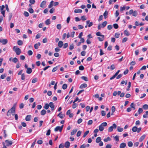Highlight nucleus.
Here are the masks:
<instances>
[{
	"instance_id": "f257e3e1",
	"label": "nucleus",
	"mask_w": 148,
	"mask_h": 148,
	"mask_svg": "<svg viewBox=\"0 0 148 148\" xmlns=\"http://www.w3.org/2000/svg\"><path fill=\"white\" fill-rule=\"evenodd\" d=\"M107 125V123L106 122H104L102 123L99 126V130L101 132L103 131L104 130V127H106Z\"/></svg>"
},
{
	"instance_id": "f03ea898",
	"label": "nucleus",
	"mask_w": 148,
	"mask_h": 148,
	"mask_svg": "<svg viewBox=\"0 0 148 148\" xmlns=\"http://www.w3.org/2000/svg\"><path fill=\"white\" fill-rule=\"evenodd\" d=\"M13 50L15 52L16 54L18 55H19L21 52L20 48L18 47H16L15 46L14 47Z\"/></svg>"
},
{
	"instance_id": "7ed1b4c3",
	"label": "nucleus",
	"mask_w": 148,
	"mask_h": 148,
	"mask_svg": "<svg viewBox=\"0 0 148 148\" xmlns=\"http://www.w3.org/2000/svg\"><path fill=\"white\" fill-rule=\"evenodd\" d=\"M16 109V104H14L13 107L9 111L10 113L12 114V115H14L15 114V111Z\"/></svg>"
},
{
	"instance_id": "20e7f679",
	"label": "nucleus",
	"mask_w": 148,
	"mask_h": 148,
	"mask_svg": "<svg viewBox=\"0 0 148 148\" xmlns=\"http://www.w3.org/2000/svg\"><path fill=\"white\" fill-rule=\"evenodd\" d=\"M117 127L115 123H114L108 129V131L109 132H111L112 131L114 128L115 129Z\"/></svg>"
},
{
	"instance_id": "39448f33",
	"label": "nucleus",
	"mask_w": 148,
	"mask_h": 148,
	"mask_svg": "<svg viewBox=\"0 0 148 148\" xmlns=\"http://www.w3.org/2000/svg\"><path fill=\"white\" fill-rule=\"evenodd\" d=\"M8 40L7 39H0V42L3 45H5L8 43Z\"/></svg>"
},
{
	"instance_id": "423d86ee",
	"label": "nucleus",
	"mask_w": 148,
	"mask_h": 148,
	"mask_svg": "<svg viewBox=\"0 0 148 148\" xmlns=\"http://www.w3.org/2000/svg\"><path fill=\"white\" fill-rule=\"evenodd\" d=\"M5 142L6 145L8 147L11 145L12 144V142L11 141L9 140H6Z\"/></svg>"
},
{
	"instance_id": "0eeeda50",
	"label": "nucleus",
	"mask_w": 148,
	"mask_h": 148,
	"mask_svg": "<svg viewBox=\"0 0 148 148\" xmlns=\"http://www.w3.org/2000/svg\"><path fill=\"white\" fill-rule=\"evenodd\" d=\"M46 3V2L45 1H42L40 5V7L42 8H45V5Z\"/></svg>"
},
{
	"instance_id": "6e6552de",
	"label": "nucleus",
	"mask_w": 148,
	"mask_h": 148,
	"mask_svg": "<svg viewBox=\"0 0 148 148\" xmlns=\"http://www.w3.org/2000/svg\"><path fill=\"white\" fill-rule=\"evenodd\" d=\"M49 106L51 108V110L53 111L54 109V105L53 102H51L49 103Z\"/></svg>"
},
{
	"instance_id": "1a4fd4ad",
	"label": "nucleus",
	"mask_w": 148,
	"mask_h": 148,
	"mask_svg": "<svg viewBox=\"0 0 148 148\" xmlns=\"http://www.w3.org/2000/svg\"><path fill=\"white\" fill-rule=\"evenodd\" d=\"M86 23L87 25H88V27H90L92 26L93 25V23L92 22H90V20H87L86 21Z\"/></svg>"
},
{
	"instance_id": "9d476101",
	"label": "nucleus",
	"mask_w": 148,
	"mask_h": 148,
	"mask_svg": "<svg viewBox=\"0 0 148 148\" xmlns=\"http://www.w3.org/2000/svg\"><path fill=\"white\" fill-rule=\"evenodd\" d=\"M40 42H38L37 43L35 44L34 45V47L36 49H38V48L39 47L40 45Z\"/></svg>"
},
{
	"instance_id": "9b49d317",
	"label": "nucleus",
	"mask_w": 148,
	"mask_h": 148,
	"mask_svg": "<svg viewBox=\"0 0 148 148\" xmlns=\"http://www.w3.org/2000/svg\"><path fill=\"white\" fill-rule=\"evenodd\" d=\"M62 112H60L58 115V116L61 119H63L65 116L64 114H61Z\"/></svg>"
},
{
	"instance_id": "f8f14e48",
	"label": "nucleus",
	"mask_w": 148,
	"mask_h": 148,
	"mask_svg": "<svg viewBox=\"0 0 148 148\" xmlns=\"http://www.w3.org/2000/svg\"><path fill=\"white\" fill-rule=\"evenodd\" d=\"M25 120L28 121H30L31 119V115H28L27 116L25 117Z\"/></svg>"
},
{
	"instance_id": "ddd939ff",
	"label": "nucleus",
	"mask_w": 148,
	"mask_h": 148,
	"mask_svg": "<svg viewBox=\"0 0 148 148\" xmlns=\"http://www.w3.org/2000/svg\"><path fill=\"white\" fill-rule=\"evenodd\" d=\"M70 143L69 141H66L64 144V147L66 148H68L70 147Z\"/></svg>"
},
{
	"instance_id": "4468645a",
	"label": "nucleus",
	"mask_w": 148,
	"mask_h": 148,
	"mask_svg": "<svg viewBox=\"0 0 148 148\" xmlns=\"http://www.w3.org/2000/svg\"><path fill=\"white\" fill-rule=\"evenodd\" d=\"M63 45V42L62 41H60L58 43V45L59 47L61 48Z\"/></svg>"
},
{
	"instance_id": "2eb2a0df",
	"label": "nucleus",
	"mask_w": 148,
	"mask_h": 148,
	"mask_svg": "<svg viewBox=\"0 0 148 148\" xmlns=\"http://www.w3.org/2000/svg\"><path fill=\"white\" fill-rule=\"evenodd\" d=\"M54 131L55 132H57L59 131L60 132H61L62 131V130H61L60 126H57L54 129Z\"/></svg>"
},
{
	"instance_id": "dca6fc26",
	"label": "nucleus",
	"mask_w": 148,
	"mask_h": 148,
	"mask_svg": "<svg viewBox=\"0 0 148 148\" xmlns=\"http://www.w3.org/2000/svg\"><path fill=\"white\" fill-rule=\"evenodd\" d=\"M87 85L86 84H82L79 87V88L82 89L85 88L87 87Z\"/></svg>"
},
{
	"instance_id": "f3484780",
	"label": "nucleus",
	"mask_w": 148,
	"mask_h": 148,
	"mask_svg": "<svg viewBox=\"0 0 148 148\" xmlns=\"http://www.w3.org/2000/svg\"><path fill=\"white\" fill-rule=\"evenodd\" d=\"M126 146V144L124 143H121L120 145V148H124Z\"/></svg>"
},
{
	"instance_id": "a211bd4d",
	"label": "nucleus",
	"mask_w": 148,
	"mask_h": 148,
	"mask_svg": "<svg viewBox=\"0 0 148 148\" xmlns=\"http://www.w3.org/2000/svg\"><path fill=\"white\" fill-rule=\"evenodd\" d=\"M32 72V70L30 68H28L27 69L26 73L27 74H30Z\"/></svg>"
},
{
	"instance_id": "6ab92c4d",
	"label": "nucleus",
	"mask_w": 148,
	"mask_h": 148,
	"mask_svg": "<svg viewBox=\"0 0 148 148\" xmlns=\"http://www.w3.org/2000/svg\"><path fill=\"white\" fill-rule=\"evenodd\" d=\"M82 11L81 9H76L75 10L74 12L75 13H81L82 12Z\"/></svg>"
},
{
	"instance_id": "aec40b11",
	"label": "nucleus",
	"mask_w": 148,
	"mask_h": 148,
	"mask_svg": "<svg viewBox=\"0 0 148 148\" xmlns=\"http://www.w3.org/2000/svg\"><path fill=\"white\" fill-rule=\"evenodd\" d=\"M101 36V37H98L97 38L99 41H102L104 40V35H103Z\"/></svg>"
},
{
	"instance_id": "412c9836",
	"label": "nucleus",
	"mask_w": 148,
	"mask_h": 148,
	"mask_svg": "<svg viewBox=\"0 0 148 148\" xmlns=\"http://www.w3.org/2000/svg\"><path fill=\"white\" fill-rule=\"evenodd\" d=\"M145 134L143 135L139 139V141L140 142H142L145 138Z\"/></svg>"
},
{
	"instance_id": "4be33fe9",
	"label": "nucleus",
	"mask_w": 148,
	"mask_h": 148,
	"mask_svg": "<svg viewBox=\"0 0 148 148\" xmlns=\"http://www.w3.org/2000/svg\"><path fill=\"white\" fill-rule=\"evenodd\" d=\"M77 131V129H75L73 130L71 133V135L72 136L74 135Z\"/></svg>"
},
{
	"instance_id": "5701e85b",
	"label": "nucleus",
	"mask_w": 148,
	"mask_h": 148,
	"mask_svg": "<svg viewBox=\"0 0 148 148\" xmlns=\"http://www.w3.org/2000/svg\"><path fill=\"white\" fill-rule=\"evenodd\" d=\"M108 14V12L106 10L103 13V15L104 16L105 18H107V15Z\"/></svg>"
},
{
	"instance_id": "b1692460",
	"label": "nucleus",
	"mask_w": 148,
	"mask_h": 148,
	"mask_svg": "<svg viewBox=\"0 0 148 148\" xmlns=\"http://www.w3.org/2000/svg\"><path fill=\"white\" fill-rule=\"evenodd\" d=\"M107 24V22L106 21L103 22L101 24V27H105Z\"/></svg>"
},
{
	"instance_id": "393cba45",
	"label": "nucleus",
	"mask_w": 148,
	"mask_h": 148,
	"mask_svg": "<svg viewBox=\"0 0 148 148\" xmlns=\"http://www.w3.org/2000/svg\"><path fill=\"white\" fill-rule=\"evenodd\" d=\"M124 33L125 36H129L130 35L129 32L127 30H125L124 31Z\"/></svg>"
},
{
	"instance_id": "a878e982",
	"label": "nucleus",
	"mask_w": 148,
	"mask_h": 148,
	"mask_svg": "<svg viewBox=\"0 0 148 148\" xmlns=\"http://www.w3.org/2000/svg\"><path fill=\"white\" fill-rule=\"evenodd\" d=\"M46 112V111L45 110H42L40 112V114L41 115L43 116L45 115Z\"/></svg>"
},
{
	"instance_id": "bb28decb",
	"label": "nucleus",
	"mask_w": 148,
	"mask_h": 148,
	"mask_svg": "<svg viewBox=\"0 0 148 148\" xmlns=\"http://www.w3.org/2000/svg\"><path fill=\"white\" fill-rule=\"evenodd\" d=\"M138 128L136 126L133 127L132 129V130L133 132H137Z\"/></svg>"
},
{
	"instance_id": "cd10ccee",
	"label": "nucleus",
	"mask_w": 148,
	"mask_h": 148,
	"mask_svg": "<svg viewBox=\"0 0 148 148\" xmlns=\"http://www.w3.org/2000/svg\"><path fill=\"white\" fill-rule=\"evenodd\" d=\"M117 130L118 132H122L123 130V128L120 127H118Z\"/></svg>"
},
{
	"instance_id": "c85d7f7f",
	"label": "nucleus",
	"mask_w": 148,
	"mask_h": 148,
	"mask_svg": "<svg viewBox=\"0 0 148 148\" xmlns=\"http://www.w3.org/2000/svg\"><path fill=\"white\" fill-rule=\"evenodd\" d=\"M130 106L131 107V108H133L134 110L136 108H135V105L134 104V103H132L131 104Z\"/></svg>"
},
{
	"instance_id": "c756f323",
	"label": "nucleus",
	"mask_w": 148,
	"mask_h": 148,
	"mask_svg": "<svg viewBox=\"0 0 148 148\" xmlns=\"http://www.w3.org/2000/svg\"><path fill=\"white\" fill-rule=\"evenodd\" d=\"M111 140V139L109 137H108L107 138L104 139V141L105 142H107L108 141H110Z\"/></svg>"
},
{
	"instance_id": "7c9ffc66",
	"label": "nucleus",
	"mask_w": 148,
	"mask_h": 148,
	"mask_svg": "<svg viewBox=\"0 0 148 148\" xmlns=\"http://www.w3.org/2000/svg\"><path fill=\"white\" fill-rule=\"evenodd\" d=\"M28 11L30 13L32 14L34 13V11L32 8H29L28 9Z\"/></svg>"
},
{
	"instance_id": "2f4dec72",
	"label": "nucleus",
	"mask_w": 148,
	"mask_h": 148,
	"mask_svg": "<svg viewBox=\"0 0 148 148\" xmlns=\"http://www.w3.org/2000/svg\"><path fill=\"white\" fill-rule=\"evenodd\" d=\"M49 107V105L48 103H46L45 104L44 108L45 109L47 110Z\"/></svg>"
},
{
	"instance_id": "473e14b6",
	"label": "nucleus",
	"mask_w": 148,
	"mask_h": 148,
	"mask_svg": "<svg viewBox=\"0 0 148 148\" xmlns=\"http://www.w3.org/2000/svg\"><path fill=\"white\" fill-rule=\"evenodd\" d=\"M81 79L84 80V81H88V79L87 77L85 76H82L81 77Z\"/></svg>"
},
{
	"instance_id": "72a5a7b5",
	"label": "nucleus",
	"mask_w": 148,
	"mask_h": 148,
	"mask_svg": "<svg viewBox=\"0 0 148 148\" xmlns=\"http://www.w3.org/2000/svg\"><path fill=\"white\" fill-rule=\"evenodd\" d=\"M101 138L100 137H98L96 140V142L97 143H99L101 141Z\"/></svg>"
},
{
	"instance_id": "f704fd0d",
	"label": "nucleus",
	"mask_w": 148,
	"mask_h": 148,
	"mask_svg": "<svg viewBox=\"0 0 148 148\" xmlns=\"http://www.w3.org/2000/svg\"><path fill=\"white\" fill-rule=\"evenodd\" d=\"M148 111H147L145 112V114L143 115V116L144 118H146L148 117Z\"/></svg>"
},
{
	"instance_id": "c9c22d12",
	"label": "nucleus",
	"mask_w": 148,
	"mask_h": 148,
	"mask_svg": "<svg viewBox=\"0 0 148 148\" xmlns=\"http://www.w3.org/2000/svg\"><path fill=\"white\" fill-rule=\"evenodd\" d=\"M25 75L24 73H22L21 75V79L22 80H24L25 79Z\"/></svg>"
},
{
	"instance_id": "e433bc0d",
	"label": "nucleus",
	"mask_w": 148,
	"mask_h": 148,
	"mask_svg": "<svg viewBox=\"0 0 148 148\" xmlns=\"http://www.w3.org/2000/svg\"><path fill=\"white\" fill-rule=\"evenodd\" d=\"M17 44L19 45H21L23 44V42L21 40H19L17 41Z\"/></svg>"
},
{
	"instance_id": "4c0bfd02",
	"label": "nucleus",
	"mask_w": 148,
	"mask_h": 148,
	"mask_svg": "<svg viewBox=\"0 0 148 148\" xmlns=\"http://www.w3.org/2000/svg\"><path fill=\"white\" fill-rule=\"evenodd\" d=\"M45 23L46 25H48L50 24V21L49 19H48L45 22Z\"/></svg>"
},
{
	"instance_id": "58836bf2",
	"label": "nucleus",
	"mask_w": 148,
	"mask_h": 148,
	"mask_svg": "<svg viewBox=\"0 0 148 148\" xmlns=\"http://www.w3.org/2000/svg\"><path fill=\"white\" fill-rule=\"evenodd\" d=\"M128 146L130 147H131L133 146L132 142L131 141H129L128 142Z\"/></svg>"
},
{
	"instance_id": "ea45409f",
	"label": "nucleus",
	"mask_w": 148,
	"mask_h": 148,
	"mask_svg": "<svg viewBox=\"0 0 148 148\" xmlns=\"http://www.w3.org/2000/svg\"><path fill=\"white\" fill-rule=\"evenodd\" d=\"M53 1H51L50 2L49 5H48V7L49 8H51L52 7V6H53Z\"/></svg>"
},
{
	"instance_id": "a19ab883",
	"label": "nucleus",
	"mask_w": 148,
	"mask_h": 148,
	"mask_svg": "<svg viewBox=\"0 0 148 148\" xmlns=\"http://www.w3.org/2000/svg\"><path fill=\"white\" fill-rule=\"evenodd\" d=\"M89 130H88V131H86L84 133V134L83 136V137H84V138L88 134V133H89Z\"/></svg>"
},
{
	"instance_id": "79ce46f5",
	"label": "nucleus",
	"mask_w": 148,
	"mask_h": 148,
	"mask_svg": "<svg viewBox=\"0 0 148 148\" xmlns=\"http://www.w3.org/2000/svg\"><path fill=\"white\" fill-rule=\"evenodd\" d=\"M137 14L138 13L136 11H134L132 14V15L134 16H136Z\"/></svg>"
},
{
	"instance_id": "37998d69",
	"label": "nucleus",
	"mask_w": 148,
	"mask_h": 148,
	"mask_svg": "<svg viewBox=\"0 0 148 148\" xmlns=\"http://www.w3.org/2000/svg\"><path fill=\"white\" fill-rule=\"evenodd\" d=\"M143 108L145 110H147L148 108V105L147 104H145L143 106Z\"/></svg>"
},
{
	"instance_id": "c03bdc74",
	"label": "nucleus",
	"mask_w": 148,
	"mask_h": 148,
	"mask_svg": "<svg viewBox=\"0 0 148 148\" xmlns=\"http://www.w3.org/2000/svg\"><path fill=\"white\" fill-rule=\"evenodd\" d=\"M119 136L118 135H116L114 138L115 140L117 141H119Z\"/></svg>"
},
{
	"instance_id": "a18cd8bd",
	"label": "nucleus",
	"mask_w": 148,
	"mask_h": 148,
	"mask_svg": "<svg viewBox=\"0 0 148 148\" xmlns=\"http://www.w3.org/2000/svg\"><path fill=\"white\" fill-rule=\"evenodd\" d=\"M81 19L82 21H85L87 19V18L85 16H83L81 17Z\"/></svg>"
},
{
	"instance_id": "49530a36",
	"label": "nucleus",
	"mask_w": 148,
	"mask_h": 148,
	"mask_svg": "<svg viewBox=\"0 0 148 148\" xmlns=\"http://www.w3.org/2000/svg\"><path fill=\"white\" fill-rule=\"evenodd\" d=\"M67 87V85L66 84H64L62 86V88L64 89H66Z\"/></svg>"
},
{
	"instance_id": "de8ad7c7",
	"label": "nucleus",
	"mask_w": 148,
	"mask_h": 148,
	"mask_svg": "<svg viewBox=\"0 0 148 148\" xmlns=\"http://www.w3.org/2000/svg\"><path fill=\"white\" fill-rule=\"evenodd\" d=\"M27 53L28 55L31 56L33 54V52L31 50H29L27 51Z\"/></svg>"
},
{
	"instance_id": "09e8293b",
	"label": "nucleus",
	"mask_w": 148,
	"mask_h": 148,
	"mask_svg": "<svg viewBox=\"0 0 148 148\" xmlns=\"http://www.w3.org/2000/svg\"><path fill=\"white\" fill-rule=\"evenodd\" d=\"M12 13H9V17H8L9 21H10V20H11L12 17Z\"/></svg>"
},
{
	"instance_id": "8fccbe9b",
	"label": "nucleus",
	"mask_w": 148,
	"mask_h": 148,
	"mask_svg": "<svg viewBox=\"0 0 148 148\" xmlns=\"http://www.w3.org/2000/svg\"><path fill=\"white\" fill-rule=\"evenodd\" d=\"M114 27L115 29H117L119 27V26L117 24L115 23L113 24Z\"/></svg>"
},
{
	"instance_id": "3c124183",
	"label": "nucleus",
	"mask_w": 148,
	"mask_h": 148,
	"mask_svg": "<svg viewBox=\"0 0 148 148\" xmlns=\"http://www.w3.org/2000/svg\"><path fill=\"white\" fill-rule=\"evenodd\" d=\"M12 61L14 63H16L18 61V59L16 58H14L13 59Z\"/></svg>"
},
{
	"instance_id": "603ef678",
	"label": "nucleus",
	"mask_w": 148,
	"mask_h": 148,
	"mask_svg": "<svg viewBox=\"0 0 148 148\" xmlns=\"http://www.w3.org/2000/svg\"><path fill=\"white\" fill-rule=\"evenodd\" d=\"M57 28L58 29H60L61 28V25L60 24H58L56 26Z\"/></svg>"
},
{
	"instance_id": "864d4df0",
	"label": "nucleus",
	"mask_w": 148,
	"mask_h": 148,
	"mask_svg": "<svg viewBox=\"0 0 148 148\" xmlns=\"http://www.w3.org/2000/svg\"><path fill=\"white\" fill-rule=\"evenodd\" d=\"M79 70L82 71L84 70V68L82 65H81L79 66Z\"/></svg>"
},
{
	"instance_id": "5fc2aeb1",
	"label": "nucleus",
	"mask_w": 148,
	"mask_h": 148,
	"mask_svg": "<svg viewBox=\"0 0 148 148\" xmlns=\"http://www.w3.org/2000/svg\"><path fill=\"white\" fill-rule=\"evenodd\" d=\"M101 114L102 116H104L106 114V112L105 111L102 110L101 111Z\"/></svg>"
},
{
	"instance_id": "6e6d98bb",
	"label": "nucleus",
	"mask_w": 148,
	"mask_h": 148,
	"mask_svg": "<svg viewBox=\"0 0 148 148\" xmlns=\"http://www.w3.org/2000/svg\"><path fill=\"white\" fill-rule=\"evenodd\" d=\"M73 48H74L73 45V44H72L70 45L69 47V49L70 50H72L73 49Z\"/></svg>"
},
{
	"instance_id": "4d7b16f0",
	"label": "nucleus",
	"mask_w": 148,
	"mask_h": 148,
	"mask_svg": "<svg viewBox=\"0 0 148 148\" xmlns=\"http://www.w3.org/2000/svg\"><path fill=\"white\" fill-rule=\"evenodd\" d=\"M81 133L82 132L80 131H78L77 134V137L79 136H80Z\"/></svg>"
},
{
	"instance_id": "13d9d810",
	"label": "nucleus",
	"mask_w": 148,
	"mask_h": 148,
	"mask_svg": "<svg viewBox=\"0 0 148 148\" xmlns=\"http://www.w3.org/2000/svg\"><path fill=\"white\" fill-rule=\"evenodd\" d=\"M112 28V26L111 25H110L107 26V28L109 30H110Z\"/></svg>"
},
{
	"instance_id": "bf43d9fd",
	"label": "nucleus",
	"mask_w": 148,
	"mask_h": 148,
	"mask_svg": "<svg viewBox=\"0 0 148 148\" xmlns=\"http://www.w3.org/2000/svg\"><path fill=\"white\" fill-rule=\"evenodd\" d=\"M24 15L26 17H27L29 16V13L27 12H24Z\"/></svg>"
},
{
	"instance_id": "052dcab7",
	"label": "nucleus",
	"mask_w": 148,
	"mask_h": 148,
	"mask_svg": "<svg viewBox=\"0 0 148 148\" xmlns=\"http://www.w3.org/2000/svg\"><path fill=\"white\" fill-rule=\"evenodd\" d=\"M143 111V110L142 108H140L138 110V112L139 114H140Z\"/></svg>"
},
{
	"instance_id": "680f3d73",
	"label": "nucleus",
	"mask_w": 148,
	"mask_h": 148,
	"mask_svg": "<svg viewBox=\"0 0 148 148\" xmlns=\"http://www.w3.org/2000/svg\"><path fill=\"white\" fill-rule=\"evenodd\" d=\"M92 121L90 120L88 121L87 124L88 125H91L92 124Z\"/></svg>"
},
{
	"instance_id": "e2e57ef3",
	"label": "nucleus",
	"mask_w": 148,
	"mask_h": 148,
	"mask_svg": "<svg viewBox=\"0 0 148 148\" xmlns=\"http://www.w3.org/2000/svg\"><path fill=\"white\" fill-rule=\"evenodd\" d=\"M78 28L79 29H82L84 28V27L83 25H78Z\"/></svg>"
},
{
	"instance_id": "0e129e2a",
	"label": "nucleus",
	"mask_w": 148,
	"mask_h": 148,
	"mask_svg": "<svg viewBox=\"0 0 148 148\" xmlns=\"http://www.w3.org/2000/svg\"><path fill=\"white\" fill-rule=\"evenodd\" d=\"M68 46V44L67 43H65L63 44V48L65 49Z\"/></svg>"
},
{
	"instance_id": "69168bd1",
	"label": "nucleus",
	"mask_w": 148,
	"mask_h": 148,
	"mask_svg": "<svg viewBox=\"0 0 148 148\" xmlns=\"http://www.w3.org/2000/svg\"><path fill=\"white\" fill-rule=\"evenodd\" d=\"M120 34L118 33H116L115 34V36L116 38H118L119 37Z\"/></svg>"
},
{
	"instance_id": "338daca9",
	"label": "nucleus",
	"mask_w": 148,
	"mask_h": 148,
	"mask_svg": "<svg viewBox=\"0 0 148 148\" xmlns=\"http://www.w3.org/2000/svg\"><path fill=\"white\" fill-rule=\"evenodd\" d=\"M82 120L81 118H80L79 119H78L77 121V123L79 124L80 123H81L82 122Z\"/></svg>"
},
{
	"instance_id": "774afa93",
	"label": "nucleus",
	"mask_w": 148,
	"mask_h": 148,
	"mask_svg": "<svg viewBox=\"0 0 148 148\" xmlns=\"http://www.w3.org/2000/svg\"><path fill=\"white\" fill-rule=\"evenodd\" d=\"M115 67L114 66V65L113 64H112L110 67V68L112 70H113L114 69H115Z\"/></svg>"
}]
</instances>
